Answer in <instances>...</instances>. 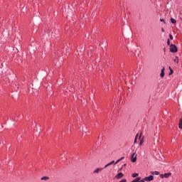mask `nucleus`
Returning a JSON list of instances; mask_svg holds the SVG:
<instances>
[{"label": "nucleus", "instance_id": "19", "mask_svg": "<svg viewBox=\"0 0 182 182\" xmlns=\"http://www.w3.org/2000/svg\"><path fill=\"white\" fill-rule=\"evenodd\" d=\"M169 38H170V39H171V41H173V35L169 34Z\"/></svg>", "mask_w": 182, "mask_h": 182}, {"label": "nucleus", "instance_id": "7", "mask_svg": "<svg viewBox=\"0 0 182 182\" xmlns=\"http://www.w3.org/2000/svg\"><path fill=\"white\" fill-rule=\"evenodd\" d=\"M114 164V161H112L111 162H109V164H106L104 167V168H107V167H109V166H112V164Z\"/></svg>", "mask_w": 182, "mask_h": 182}, {"label": "nucleus", "instance_id": "4", "mask_svg": "<svg viewBox=\"0 0 182 182\" xmlns=\"http://www.w3.org/2000/svg\"><path fill=\"white\" fill-rule=\"evenodd\" d=\"M171 176V173L161 174L160 177L161 178H168Z\"/></svg>", "mask_w": 182, "mask_h": 182}, {"label": "nucleus", "instance_id": "31", "mask_svg": "<svg viewBox=\"0 0 182 182\" xmlns=\"http://www.w3.org/2000/svg\"><path fill=\"white\" fill-rule=\"evenodd\" d=\"M181 21H182V18H181Z\"/></svg>", "mask_w": 182, "mask_h": 182}, {"label": "nucleus", "instance_id": "13", "mask_svg": "<svg viewBox=\"0 0 182 182\" xmlns=\"http://www.w3.org/2000/svg\"><path fill=\"white\" fill-rule=\"evenodd\" d=\"M171 23H177V21H176V19H174L173 18H171Z\"/></svg>", "mask_w": 182, "mask_h": 182}, {"label": "nucleus", "instance_id": "30", "mask_svg": "<svg viewBox=\"0 0 182 182\" xmlns=\"http://www.w3.org/2000/svg\"><path fill=\"white\" fill-rule=\"evenodd\" d=\"M124 166H126V164H124Z\"/></svg>", "mask_w": 182, "mask_h": 182}, {"label": "nucleus", "instance_id": "29", "mask_svg": "<svg viewBox=\"0 0 182 182\" xmlns=\"http://www.w3.org/2000/svg\"><path fill=\"white\" fill-rule=\"evenodd\" d=\"M164 52H166V48L164 49Z\"/></svg>", "mask_w": 182, "mask_h": 182}, {"label": "nucleus", "instance_id": "1", "mask_svg": "<svg viewBox=\"0 0 182 182\" xmlns=\"http://www.w3.org/2000/svg\"><path fill=\"white\" fill-rule=\"evenodd\" d=\"M170 52L171 53H176V52H178L177 46L174 44H171L170 45V48H169Z\"/></svg>", "mask_w": 182, "mask_h": 182}, {"label": "nucleus", "instance_id": "12", "mask_svg": "<svg viewBox=\"0 0 182 182\" xmlns=\"http://www.w3.org/2000/svg\"><path fill=\"white\" fill-rule=\"evenodd\" d=\"M139 180H141V177H137L136 178H135L132 182H139Z\"/></svg>", "mask_w": 182, "mask_h": 182}, {"label": "nucleus", "instance_id": "17", "mask_svg": "<svg viewBox=\"0 0 182 182\" xmlns=\"http://www.w3.org/2000/svg\"><path fill=\"white\" fill-rule=\"evenodd\" d=\"M139 136V134H137L136 135V136H135L134 141V144L137 143V136Z\"/></svg>", "mask_w": 182, "mask_h": 182}, {"label": "nucleus", "instance_id": "23", "mask_svg": "<svg viewBox=\"0 0 182 182\" xmlns=\"http://www.w3.org/2000/svg\"><path fill=\"white\" fill-rule=\"evenodd\" d=\"M144 181H145L144 180H141V179L138 181V182H144Z\"/></svg>", "mask_w": 182, "mask_h": 182}, {"label": "nucleus", "instance_id": "2", "mask_svg": "<svg viewBox=\"0 0 182 182\" xmlns=\"http://www.w3.org/2000/svg\"><path fill=\"white\" fill-rule=\"evenodd\" d=\"M123 177H124V174H123L122 172H119L117 173V175L114 177V180H120V178H123Z\"/></svg>", "mask_w": 182, "mask_h": 182}, {"label": "nucleus", "instance_id": "28", "mask_svg": "<svg viewBox=\"0 0 182 182\" xmlns=\"http://www.w3.org/2000/svg\"><path fill=\"white\" fill-rule=\"evenodd\" d=\"M139 139H141V134H140L139 135Z\"/></svg>", "mask_w": 182, "mask_h": 182}, {"label": "nucleus", "instance_id": "16", "mask_svg": "<svg viewBox=\"0 0 182 182\" xmlns=\"http://www.w3.org/2000/svg\"><path fill=\"white\" fill-rule=\"evenodd\" d=\"M132 177H133V178L139 177V173H132Z\"/></svg>", "mask_w": 182, "mask_h": 182}, {"label": "nucleus", "instance_id": "15", "mask_svg": "<svg viewBox=\"0 0 182 182\" xmlns=\"http://www.w3.org/2000/svg\"><path fill=\"white\" fill-rule=\"evenodd\" d=\"M144 141V137H143V138L140 140L139 146H141V144H143Z\"/></svg>", "mask_w": 182, "mask_h": 182}, {"label": "nucleus", "instance_id": "8", "mask_svg": "<svg viewBox=\"0 0 182 182\" xmlns=\"http://www.w3.org/2000/svg\"><path fill=\"white\" fill-rule=\"evenodd\" d=\"M164 70H165V68H163L161 69V74H160V77H164Z\"/></svg>", "mask_w": 182, "mask_h": 182}, {"label": "nucleus", "instance_id": "6", "mask_svg": "<svg viewBox=\"0 0 182 182\" xmlns=\"http://www.w3.org/2000/svg\"><path fill=\"white\" fill-rule=\"evenodd\" d=\"M102 170H103V168H97L93 171V173L99 174V173H100V171H102Z\"/></svg>", "mask_w": 182, "mask_h": 182}, {"label": "nucleus", "instance_id": "14", "mask_svg": "<svg viewBox=\"0 0 182 182\" xmlns=\"http://www.w3.org/2000/svg\"><path fill=\"white\" fill-rule=\"evenodd\" d=\"M173 62H175L176 63H178V57L176 56L173 59Z\"/></svg>", "mask_w": 182, "mask_h": 182}, {"label": "nucleus", "instance_id": "18", "mask_svg": "<svg viewBox=\"0 0 182 182\" xmlns=\"http://www.w3.org/2000/svg\"><path fill=\"white\" fill-rule=\"evenodd\" d=\"M49 178L48 177H46V176H44V177H42L41 178V180L43 181V180H48Z\"/></svg>", "mask_w": 182, "mask_h": 182}, {"label": "nucleus", "instance_id": "22", "mask_svg": "<svg viewBox=\"0 0 182 182\" xmlns=\"http://www.w3.org/2000/svg\"><path fill=\"white\" fill-rule=\"evenodd\" d=\"M171 73H169V75H173V70H171V71H170Z\"/></svg>", "mask_w": 182, "mask_h": 182}, {"label": "nucleus", "instance_id": "9", "mask_svg": "<svg viewBox=\"0 0 182 182\" xmlns=\"http://www.w3.org/2000/svg\"><path fill=\"white\" fill-rule=\"evenodd\" d=\"M123 159H124V156H122L121 159L116 161V162L114 164H118L119 161H122V160H123Z\"/></svg>", "mask_w": 182, "mask_h": 182}, {"label": "nucleus", "instance_id": "3", "mask_svg": "<svg viewBox=\"0 0 182 182\" xmlns=\"http://www.w3.org/2000/svg\"><path fill=\"white\" fill-rule=\"evenodd\" d=\"M131 161L132 163H136V161H137V154H136V153L131 155Z\"/></svg>", "mask_w": 182, "mask_h": 182}, {"label": "nucleus", "instance_id": "26", "mask_svg": "<svg viewBox=\"0 0 182 182\" xmlns=\"http://www.w3.org/2000/svg\"><path fill=\"white\" fill-rule=\"evenodd\" d=\"M168 69L170 71L173 70V69H171V67H168Z\"/></svg>", "mask_w": 182, "mask_h": 182}, {"label": "nucleus", "instance_id": "21", "mask_svg": "<svg viewBox=\"0 0 182 182\" xmlns=\"http://www.w3.org/2000/svg\"><path fill=\"white\" fill-rule=\"evenodd\" d=\"M126 181H127V180H126V179H122V180L120 181L119 182H126Z\"/></svg>", "mask_w": 182, "mask_h": 182}, {"label": "nucleus", "instance_id": "10", "mask_svg": "<svg viewBox=\"0 0 182 182\" xmlns=\"http://www.w3.org/2000/svg\"><path fill=\"white\" fill-rule=\"evenodd\" d=\"M178 127L179 129H182V118L179 121Z\"/></svg>", "mask_w": 182, "mask_h": 182}, {"label": "nucleus", "instance_id": "20", "mask_svg": "<svg viewBox=\"0 0 182 182\" xmlns=\"http://www.w3.org/2000/svg\"><path fill=\"white\" fill-rule=\"evenodd\" d=\"M167 45L170 46V40L169 39L167 40Z\"/></svg>", "mask_w": 182, "mask_h": 182}, {"label": "nucleus", "instance_id": "27", "mask_svg": "<svg viewBox=\"0 0 182 182\" xmlns=\"http://www.w3.org/2000/svg\"><path fill=\"white\" fill-rule=\"evenodd\" d=\"M161 31L164 32V28H161Z\"/></svg>", "mask_w": 182, "mask_h": 182}, {"label": "nucleus", "instance_id": "25", "mask_svg": "<svg viewBox=\"0 0 182 182\" xmlns=\"http://www.w3.org/2000/svg\"><path fill=\"white\" fill-rule=\"evenodd\" d=\"M160 21L161 22H164V18H161Z\"/></svg>", "mask_w": 182, "mask_h": 182}, {"label": "nucleus", "instance_id": "5", "mask_svg": "<svg viewBox=\"0 0 182 182\" xmlns=\"http://www.w3.org/2000/svg\"><path fill=\"white\" fill-rule=\"evenodd\" d=\"M153 180H154V176H153L151 175L148 177L144 178L145 181H153Z\"/></svg>", "mask_w": 182, "mask_h": 182}, {"label": "nucleus", "instance_id": "11", "mask_svg": "<svg viewBox=\"0 0 182 182\" xmlns=\"http://www.w3.org/2000/svg\"><path fill=\"white\" fill-rule=\"evenodd\" d=\"M151 174H153V175H156V176H159V174H160V172H159V171H152V172H151Z\"/></svg>", "mask_w": 182, "mask_h": 182}, {"label": "nucleus", "instance_id": "24", "mask_svg": "<svg viewBox=\"0 0 182 182\" xmlns=\"http://www.w3.org/2000/svg\"><path fill=\"white\" fill-rule=\"evenodd\" d=\"M122 170H123V166H122V167H121V168L119 169V171H122Z\"/></svg>", "mask_w": 182, "mask_h": 182}]
</instances>
